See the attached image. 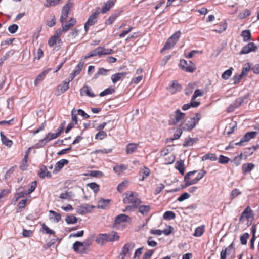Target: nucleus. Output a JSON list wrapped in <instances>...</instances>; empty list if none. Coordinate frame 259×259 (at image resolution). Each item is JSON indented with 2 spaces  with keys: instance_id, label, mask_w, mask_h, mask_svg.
<instances>
[{
  "instance_id": "nucleus-1",
  "label": "nucleus",
  "mask_w": 259,
  "mask_h": 259,
  "mask_svg": "<svg viewBox=\"0 0 259 259\" xmlns=\"http://www.w3.org/2000/svg\"><path fill=\"white\" fill-rule=\"evenodd\" d=\"M119 238L117 233L112 232L109 234H100L97 237L96 242L98 244H103L105 242H112L117 241Z\"/></svg>"
},
{
  "instance_id": "nucleus-2",
  "label": "nucleus",
  "mask_w": 259,
  "mask_h": 259,
  "mask_svg": "<svg viewBox=\"0 0 259 259\" xmlns=\"http://www.w3.org/2000/svg\"><path fill=\"white\" fill-rule=\"evenodd\" d=\"M123 202L131 206H133V208L135 209L141 203V200L132 192H129L126 193V197L123 198Z\"/></svg>"
},
{
  "instance_id": "nucleus-3",
  "label": "nucleus",
  "mask_w": 259,
  "mask_h": 259,
  "mask_svg": "<svg viewBox=\"0 0 259 259\" xmlns=\"http://www.w3.org/2000/svg\"><path fill=\"white\" fill-rule=\"evenodd\" d=\"M181 36V32L178 31L171 36L167 40L163 48L161 50V52L165 50H169L173 48L178 41Z\"/></svg>"
},
{
  "instance_id": "nucleus-4",
  "label": "nucleus",
  "mask_w": 259,
  "mask_h": 259,
  "mask_svg": "<svg viewBox=\"0 0 259 259\" xmlns=\"http://www.w3.org/2000/svg\"><path fill=\"white\" fill-rule=\"evenodd\" d=\"M201 118V115L200 113H196L193 118H190V120L187 121L184 126L183 127V130L184 131H191L195 127Z\"/></svg>"
},
{
  "instance_id": "nucleus-5",
  "label": "nucleus",
  "mask_w": 259,
  "mask_h": 259,
  "mask_svg": "<svg viewBox=\"0 0 259 259\" xmlns=\"http://www.w3.org/2000/svg\"><path fill=\"white\" fill-rule=\"evenodd\" d=\"M113 53L114 51L112 49H106L103 47H98L90 52V56H92V57L98 56L100 57L103 55L112 54Z\"/></svg>"
},
{
  "instance_id": "nucleus-6",
  "label": "nucleus",
  "mask_w": 259,
  "mask_h": 259,
  "mask_svg": "<svg viewBox=\"0 0 259 259\" xmlns=\"http://www.w3.org/2000/svg\"><path fill=\"white\" fill-rule=\"evenodd\" d=\"M179 66L183 70L188 72L192 73L196 70V66L192 62L188 63L184 59L180 60Z\"/></svg>"
},
{
  "instance_id": "nucleus-7",
  "label": "nucleus",
  "mask_w": 259,
  "mask_h": 259,
  "mask_svg": "<svg viewBox=\"0 0 259 259\" xmlns=\"http://www.w3.org/2000/svg\"><path fill=\"white\" fill-rule=\"evenodd\" d=\"M73 3L68 2L63 8L60 17V21L61 23H64L68 17V15L73 6Z\"/></svg>"
},
{
  "instance_id": "nucleus-8",
  "label": "nucleus",
  "mask_w": 259,
  "mask_h": 259,
  "mask_svg": "<svg viewBox=\"0 0 259 259\" xmlns=\"http://www.w3.org/2000/svg\"><path fill=\"white\" fill-rule=\"evenodd\" d=\"M99 14V12L97 11L93 13L88 18V21L85 22L84 24V30L85 32H87L89 27L92 25H94L96 23L97 21V18L98 15Z\"/></svg>"
},
{
  "instance_id": "nucleus-9",
  "label": "nucleus",
  "mask_w": 259,
  "mask_h": 259,
  "mask_svg": "<svg viewBox=\"0 0 259 259\" xmlns=\"http://www.w3.org/2000/svg\"><path fill=\"white\" fill-rule=\"evenodd\" d=\"M135 247V244L133 242L126 243L122 247V252L120 255L122 256V259H123L125 256H130L131 252Z\"/></svg>"
},
{
  "instance_id": "nucleus-10",
  "label": "nucleus",
  "mask_w": 259,
  "mask_h": 259,
  "mask_svg": "<svg viewBox=\"0 0 259 259\" xmlns=\"http://www.w3.org/2000/svg\"><path fill=\"white\" fill-rule=\"evenodd\" d=\"M59 136V133H49L44 139L39 142L38 145H39V146L40 147L43 146L50 140L57 138Z\"/></svg>"
},
{
  "instance_id": "nucleus-11",
  "label": "nucleus",
  "mask_w": 259,
  "mask_h": 259,
  "mask_svg": "<svg viewBox=\"0 0 259 259\" xmlns=\"http://www.w3.org/2000/svg\"><path fill=\"white\" fill-rule=\"evenodd\" d=\"M244 218H245L247 220V226H250L254 219V215L252 210L249 206H247L244 210Z\"/></svg>"
},
{
  "instance_id": "nucleus-12",
  "label": "nucleus",
  "mask_w": 259,
  "mask_h": 259,
  "mask_svg": "<svg viewBox=\"0 0 259 259\" xmlns=\"http://www.w3.org/2000/svg\"><path fill=\"white\" fill-rule=\"evenodd\" d=\"M257 49V46L254 42H248L247 44L244 45V54L255 52Z\"/></svg>"
},
{
  "instance_id": "nucleus-13",
  "label": "nucleus",
  "mask_w": 259,
  "mask_h": 259,
  "mask_svg": "<svg viewBox=\"0 0 259 259\" xmlns=\"http://www.w3.org/2000/svg\"><path fill=\"white\" fill-rule=\"evenodd\" d=\"M80 93L81 96L86 95L90 97H94L95 94L92 91L91 88L88 85H84L80 89Z\"/></svg>"
},
{
  "instance_id": "nucleus-14",
  "label": "nucleus",
  "mask_w": 259,
  "mask_h": 259,
  "mask_svg": "<svg viewBox=\"0 0 259 259\" xmlns=\"http://www.w3.org/2000/svg\"><path fill=\"white\" fill-rule=\"evenodd\" d=\"M131 220L129 216L125 214H120L116 216L114 220L115 224H120L121 223L128 222Z\"/></svg>"
},
{
  "instance_id": "nucleus-15",
  "label": "nucleus",
  "mask_w": 259,
  "mask_h": 259,
  "mask_svg": "<svg viewBox=\"0 0 259 259\" xmlns=\"http://www.w3.org/2000/svg\"><path fill=\"white\" fill-rule=\"evenodd\" d=\"M69 161L68 160L66 159H61L60 161H58L55 166L54 169L53 170V172L54 174H57L58 173L63 167V166L67 164L68 163Z\"/></svg>"
},
{
  "instance_id": "nucleus-16",
  "label": "nucleus",
  "mask_w": 259,
  "mask_h": 259,
  "mask_svg": "<svg viewBox=\"0 0 259 259\" xmlns=\"http://www.w3.org/2000/svg\"><path fill=\"white\" fill-rule=\"evenodd\" d=\"M243 102V99L239 98L235 101L233 103L231 104L227 109V111L228 113L233 112L235 108L238 107L241 105Z\"/></svg>"
},
{
  "instance_id": "nucleus-17",
  "label": "nucleus",
  "mask_w": 259,
  "mask_h": 259,
  "mask_svg": "<svg viewBox=\"0 0 259 259\" xmlns=\"http://www.w3.org/2000/svg\"><path fill=\"white\" fill-rule=\"evenodd\" d=\"M126 72H119L112 75L111 77V80L113 83L124 79L126 75Z\"/></svg>"
},
{
  "instance_id": "nucleus-18",
  "label": "nucleus",
  "mask_w": 259,
  "mask_h": 259,
  "mask_svg": "<svg viewBox=\"0 0 259 259\" xmlns=\"http://www.w3.org/2000/svg\"><path fill=\"white\" fill-rule=\"evenodd\" d=\"M93 208H94L93 206L85 204L80 207H78L77 208V211L80 213L84 214L90 212Z\"/></svg>"
},
{
  "instance_id": "nucleus-19",
  "label": "nucleus",
  "mask_w": 259,
  "mask_h": 259,
  "mask_svg": "<svg viewBox=\"0 0 259 259\" xmlns=\"http://www.w3.org/2000/svg\"><path fill=\"white\" fill-rule=\"evenodd\" d=\"M40 172L38 175L40 178L44 179L45 178H50L52 177L50 172L47 170V167L45 165H42L40 168Z\"/></svg>"
},
{
  "instance_id": "nucleus-20",
  "label": "nucleus",
  "mask_w": 259,
  "mask_h": 259,
  "mask_svg": "<svg viewBox=\"0 0 259 259\" xmlns=\"http://www.w3.org/2000/svg\"><path fill=\"white\" fill-rule=\"evenodd\" d=\"M181 86L176 81H172L171 84L168 88V91L172 94L181 90Z\"/></svg>"
},
{
  "instance_id": "nucleus-21",
  "label": "nucleus",
  "mask_w": 259,
  "mask_h": 259,
  "mask_svg": "<svg viewBox=\"0 0 259 259\" xmlns=\"http://www.w3.org/2000/svg\"><path fill=\"white\" fill-rule=\"evenodd\" d=\"M69 83L67 81H64L57 87V95H59L66 92L69 89Z\"/></svg>"
},
{
  "instance_id": "nucleus-22",
  "label": "nucleus",
  "mask_w": 259,
  "mask_h": 259,
  "mask_svg": "<svg viewBox=\"0 0 259 259\" xmlns=\"http://www.w3.org/2000/svg\"><path fill=\"white\" fill-rule=\"evenodd\" d=\"M151 209V206L149 205H142L138 207V212L142 214L143 216L148 214Z\"/></svg>"
},
{
  "instance_id": "nucleus-23",
  "label": "nucleus",
  "mask_w": 259,
  "mask_h": 259,
  "mask_svg": "<svg viewBox=\"0 0 259 259\" xmlns=\"http://www.w3.org/2000/svg\"><path fill=\"white\" fill-rule=\"evenodd\" d=\"M185 114L178 109L175 112V120L174 123L176 124L185 118Z\"/></svg>"
},
{
  "instance_id": "nucleus-24",
  "label": "nucleus",
  "mask_w": 259,
  "mask_h": 259,
  "mask_svg": "<svg viewBox=\"0 0 259 259\" xmlns=\"http://www.w3.org/2000/svg\"><path fill=\"white\" fill-rule=\"evenodd\" d=\"M114 4V3L112 0L108 1L106 3L104 4L101 10V12L102 13H106L107 11H108L111 8H112Z\"/></svg>"
},
{
  "instance_id": "nucleus-25",
  "label": "nucleus",
  "mask_w": 259,
  "mask_h": 259,
  "mask_svg": "<svg viewBox=\"0 0 259 259\" xmlns=\"http://www.w3.org/2000/svg\"><path fill=\"white\" fill-rule=\"evenodd\" d=\"M138 144L135 143H130L126 147V153L127 154H132L135 152L138 148Z\"/></svg>"
},
{
  "instance_id": "nucleus-26",
  "label": "nucleus",
  "mask_w": 259,
  "mask_h": 259,
  "mask_svg": "<svg viewBox=\"0 0 259 259\" xmlns=\"http://www.w3.org/2000/svg\"><path fill=\"white\" fill-rule=\"evenodd\" d=\"M197 172L196 170H194L192 171H190L186 174L184 177V181L185 182V187H188L192 185L190 179L191 177L193 176L196 172Z\"/></svg>"
},
{
  "instance_id": "nucleus-27",
  "label": "nucleus",
  "mask_w": 259,
  "mask_h": 259,
  "mask_svg": "<svg viewBox=\"0 0 259 259\" xmlns=\"http://www.w3.org/2000/svg\"><path fill=\"white\" fill-rule=\"evenodd\" d=\"M30 149V148H29L26 151L24 157L23 159V160H22L21 164L20 165V168L22 170H23V171L25 170V169H26V168L27 167L26 164H27V159H28V157Z\"/></svg>"
},
{
  "instance_id": "nucleus-28",
  "label": "nucleus",
  "mask_w": 259,
  "mask_h": 259,
  "mask_svg": "<svg viewBox=\"0 0 259 259\" xmlns=\"http://www.w3.org/2000/svg\"><path fill=\"white\" fill-rule=\"evenodd\" d=\"M0 136L1 138V140L2 143L8 147H11L13 144V142L12 140L8 139L6 136L4 135L2 132L0 133Z\"/></svg>"
},
{
  "instance_id": "nucleus-29",
  "label": "nucleus",
  "mask_w": 259,
  "mask_h": 259,
  "mask_svg": "<svg viewBox=\"0 0 259 259\" xmlns=\"http://www.w3.org/2000/svg\"><path fill=\"white\" fill-rule=\"evenodd\" d=\"M175 168L179 171L180 174L182 175L184 174L185 167L184 162L182 160H180L176 162Z\"/></svg>"
},
{
  "instance_id": "nucleus-30",
  "label": "nucleus",
  "mask_w": 259,
  "mask_h": 259,
  "mask_svg": "<svg viewBox=\"0 0 259 259\" xmlns=\"http://www.w3.org/2000/svg\"><path fill=\"white\" fill-rule=\"evenodd\" d=\"M140 172L142 175L141 180L143 181L146 178L149 176L150 170L148 168L144 166L141 169Z\"/></svg>"
},
{
  "instance_id": "nucleus-31",
  "label": "nucleus",
  "mask_w": 259,
  "mask_h": 259,
  "mask_svg": "<svg viewBox=\"0 0 259 259\" xmlns=\"http://www.w3.org/2000/svg\"><path fill=\"white\" fill-rule=\"evenodd\" d=\"M201 159L202 161H205L207 160L216 161L217 160V157L215 154L208 153L202 156Z\"/></svg>"
},
{
  "instance_id": "nucleus-32",
  "label": "nucleus",
  "mask_w": 259,
  "mask_h": 259,
  "mask_svg": "<svg viewBox=\"0 0 259 259\" xmlns=\"http://www.w3.org/2000/svg\"><path fill=\"white\" fill-rule=\"evenodd\" d=\"M110 203L109 199H101L98 202V207L101 209H105Z\"/></svg>"
},
{
  "instance_id": "nucleus-33",
  "label": "nucleus",
  "mask_w": 259,
  "mask_h": 259,
  "mask_svg": "<svg viewBox=\"0 0 259 259\" xmlns=\"http://www.w3.org/2000/svg\"><path fill=\"white\" fill-rule=\"evenodd\" d=\"M236 123H231L229 125H227L224 131V133L227 135H229L231 133H232L234 130V128L236 127Z\"/></svg>"
},
{
  "instance_id": "nucleus-34",
  "label": "nucleus",
  "mask_w": 259,
  "mask_h": 259,
  "mask_svg": "<svg viewBox=\"0 0 259 259\" xmlns=\"http://www.w3.org/2000/svg\"><path fill=\"white\" fill-rule=\"evenodd\" d=\"M257 134L256 132H250L245 134L244 136V141H248L250 139L255 138Z\"/></svg>"
},
{
  "instance_id": "nucleus-35",
  "label": "nucleus",
  "mask_w": 259,
  "mask_h": 259,
  "mask_svg": "<svg viewBox=\"0 0 259 259\" xmlns=\"http://www.w3.org/2000/svg\"><path fill=\"white\" fill-rule=\"evenodd\" d=\"M127 167L124 164L117 165L113 167V170L117 174H120L123 170L126 169Z\"/></svg>"
},
{
  "instance_id": "nucleus-36",
  "label": "nucleus",
  "mask_w": 259,
  "mask_h": 259,
  "mask_svg": "<svg viewBox=\"0 0 259 259\" xmlns=\"http://www.w3.org/2000/svg\"><path fill=\"white\" fill-rule=\"evenodd\" d=\"M255 148L254 147L245 148L244 149V157L246 158L248 156L251 155L255 151Z\"/></svg>"
},
{
  "instance_id": "nucleus-37",
  "label": "nucleus",
  "mask_w": 259,
  "mask_h": 259,
  "mask_svg": "<svg viewBox=\"0 0 259 259\" xmlns=\"http://www.w3.org/2000/svg\"><path fill=\"white\" fill-rule=\"evenodd\" d=\"M109 70L101 68H99L97 73H96L93 77L94 79H97L99 75H106Z\"/></svg>"
},
{
  "instance_id": "nucleus-38",
  "label": "nucleus",
  "mask_w": 259,
  "mask_h": 259,
  "mask_svg": "<svg viewBox=\"0 0 259 259\" xmlns=\"http://www.w3.org/2000/svg\"><path fill=\"white\" fill-rule=\"evenodd\" d=\"M176 217L175 213L171 211H166L163 214V218L167 220H170L175 219Z\"/></svg>"
},
{
  "instance_id": "nucleus-39",
  "label": "nucleus",
  "mask_w": 259,
  "mask_h": 259,
  "mask_svg": "<svg viewBox=\"0 0 259 259\" xmlns=\"http://www.w3.org/2000/svg\"><path fill=\"white\" fill-rule=\"evenodd\" d=\"M58 41L59 43L61 41V39L60 38H57L55 36H53L50 38V39L48 40V45L50 47H52L54 45L57 44V42Z\"/></svg>"
},
{
  "instance_id": "nucleus-40",
  "label": "nucleus",
  "mask_w": 259,
  "mask_h": 259,
  "mask_svg": "<svg viewBox=\"0 0 259 259\" xmlns=\"http://www.w3.org/2000/svg\"><path fill=\"white\" fill-rule=\"evenodd\" d=\"M46 74L47 72L44 71L37 76L34 80V84L35 86H37L38 84L44 79Z\"/></svg>"
},
{
  "instance_id": "nucleus-41",
  "label": "nucleus",
  "mask_w": 259,
  "mask_h": 259,
  "mask_svg": "<svg viewBox=\"0 0 259 259\" xmlns=\"http://www.w3.org/2000/svg\"><path fill=\"white\" fill-rule=\"evenodd\" d=\"M87 176H90L93 177L100 178L103 176L102 172L99 170H92Z\"/></svg>"
},
{
  "instance_id": "nucleus-42",
  "label": "nucleus",
  "mask_w": 259,
  "mask_h": 259,
  "mask_svg": "<svg viewBox=\"0 0 259 259\" xmlns=\"http://www.w3.org/2000/svg\"><path fill=\"white\" fill-rule=\"evenodd\" d=\"M252 40V36L250 30H244V42H247Z\"/></svg>"
},
{
  "instance_id": "nucleus-43",
  "label": "nucleus",
  "mask_w": 259,
  "mask_h": 259,
  "mask_svg": "<svg viewBox=\"0 0 259 259\" xmlns=\"http://www.w3.org/2000/svg\"><path fill=\"white\" fill-rule=\"evenodd\" d=\"M84 65V62H80L76 66L75 69L73 71V72L75 75H78L80 71H81L83 66Z\"/></svg>"
},
{
  "instance_id": "nucleus-44",
  "label": "nucleus",
  "mask_w": 259,
  "mask_h": 259,
  "mask_svg": "<svg viewBox=\"0 0 259 259\" xmlns=\"http://www.w3.org/2000/svg\"><path fill=\"white\" fill-rule=\"evenodd\" d=\"M115 92V90L112 87H109L105 89L104 91H102L100 94V96L103 97L108 94H111Z\"/></svg>"
},
{
  "instance_id": "nucleus-45",
  "label": "nucleus",
  "mask_w": 259,
  "mask_h": 259,
  "mask_svg": "<svg viewBox=\"0 0 259 259\" xmlns=\"http://www.w3.org/2000/svg\"><path fill=\"white\" fill-rule=\"evenodd\" d=\"M204 232V227L203 226H200L196 228L193 235L196 237H200L203 234Z\"/></svg>"
},
{
  "instance_id": "nucleus-46",
  "label": "nucleus",
  "mask_w": 259,
  "mask_h": 259,
  "mask_svg": "<svg viewBox=\"0 0 259 259\" xmlns=\"http://www.w3.org/2000/svg\"><path fill=\"white\" fill-rule=\"evenodd\" d=\"M233 68H230V69L226 70L222 75V78L224 79H227L232 75Z\"/></svg>"
},
{
  "instance_id": "nucleus-47",
  "label": "nucleus",
  "mask_w": 259,
  "mask_h": 259,
  "mask_svg": "<svg viewBox=\"0 0 259 259\" xmlns=\"http://www.w3.org/2000/svg\"><path fill=\"white\" fill-rule=\"evenodd\" d=\"M77 219L73 215L67 216L66 218V222L67 224H75L77 222Z\"/></svg>"
},
{
  "instance_id": "nucleus-48",
  "label": "nucleus",
  "mask_w": 259,
  "mask_h": 259,
  "mask_svg": "<svg viewBox=\"0 0 259 259\" xmlns=\"http://www.w3.org/2000/svg\"><path fill=\"white\" fill-rule=\"evenodd\" d=\"M254 164L252 163L244 164V172H250L254 168Z\"/></svg>"
},
{
  "instance_id": "nucleus-49",
  "label": "nucleus",
  "mask_w": 259,
  "mask_h": 259,
  "mask_svg": "<svg viewBox=\"0 0 259 259\" xmlns=\"http://www.w3.org/2000/svg\"><path fill=\"white\" fill-rule=\"evenodd\" d=\"M83 243L79 242V241H76L73 244L72 248L75 252H78L79 248L83 247Z\"/></svg>"
},
{
  "instance_id": "nucleus-50",
  "label": "nucleus",
  "mask_w": 259,
  "mask_h": 259,
  "mask_svg": "<svg viewBox=\"0 0 259 259\" xmlns=\"http://www.w3.org/2000/svg\"><path fill=\"white\" fill-rule=\"evenodd\" d=\"M107 136V134L105 131H101L99 132L95 135V139L102 140Z\"/></svg>"
},
{
  "instance_id": "nucleus-51",
  "label": "nucleus",
  "mask_w": 259,
  "mask_h": 259,
  "mask_svg": "<svg viewBox=\"0 0 259 259\" xmlns=\"http://www.w3.org/2000/svg\"><path fill=\"white\" fill-rule=\"evenodd\" d=\"M87 186L92 189L95 193H97L99 191V185L95 183H89Z\"/></svg>"
},
{
  "instance_id": "nucleus-52",
  "label": "nucleus",
  "mask_w": 259,
  "mask_h": 259,
  "mask_svg": "<svg viewBox=\"0 0 259 259\" xmlns=\"http://www.w3.org/2000/svg\"><path fill=\"white\" fill-rule=\"evenodd\" d=\"M117 15L116 14L112 15L108 19L106 20L105 24L106 25H111L115 20Z\"/></svg>"
},
{
  "instance_id": "nucleus-53",
  "label": "nucleus",
  "mask_w": 259,
  "mask_h": 259,
  "mask_svg": "<svg viewBox=\"0 0 259 259\" xmlns=\"http://www.w3.org/2000/svg\"><path fill=\"white\" fill-rule=\"evenodd\" d=\"M230 161V159L223 155H220L219 158V162L221 164L228 163Z\"/></svg>"
},
{
  "instance_id": "nucleus-54",
  "label": "nucleus",
  "mask_w": 259,
  "mask_h": 259,
  "mask_svg": "<svg viewBox=\"0 0 259 259\" xmlns=\"http://www.w3.org/2000/svg\"><path fill=\"white\" fill-rule=\"evenodd\" d=\"M18 29V26L17 24H14L9 26L8 31L10 33L13 34L15 33Z\"/></svg>"
},
{
  "instance_id": "nucleus-55",
  "label": "nucleus",
  "mask_w": 259,
  "mask_h": 259,
  "mask_svg": "<svg viewBox=\"0 0 259 259\" xmlns=\"http://www.w3.org/2000/svg\"><path fill=\"white\" fill-rule=\"evenodd\" d=\"M43 230L45 231L46 234H54L55 231L53 230L50 229L45 224H43L42 225Z\"/></svg>"
},
{
  "instance_id": "nucleus-56",
  "label": "nucleus",
  "mask_w": 259,
  "mask_h": 259,
  "mask_svg": "<svg viewBox=\"0 0 259 259\" xmlns=\"http://www.w3.org/2000/svg\"><path fill=\"white\" fill-rule=\"evenodd\" d=\"M36 186H37L36 181L32 182L31 184V186H30L29 189L28 190V191L27 192V193L28 194H30V193L33 192L35 190V189L36 187Z\"/></svg>"
},
{
  "instance_id": "nucleus-57",
  "label": "nucleus",
  "mask_w": 259,
  "mask_h": 259,
  "mask_svg": "<svg viewBox=\"0 0 259 259\" xmlns=\"http://www.w3.org/2000/svg\"><path fill=\"white\" fill-rule=\"evenodd\" d=\"M243 76V70H242L240 74H239V75H236V76H234L233 78V84H237L238 83H239L240 81V80L242 78V77Z\"/></svg>"
},
{
  "instance_id": "nucleus-58",
  "label": "nucleus",
  "mask_w": 259,
  "mask_h": 259,
  "mask_svg": "<svg viewBox=\"0 0 259 259\" xmlns=\"http://www.w3.org/2000/svg\"><path fill=\"white\" fill-rule=\"evenodd\" d=\"M49 212L50 213H52V214H53L54 215V220L56 222H59L60 221V220L61 219V215L59 213H58L56 212L55 211H53V210H50Z\"/></svg>"
},
{
  "instance_id": "nucleus-59",
  "label": "nucleus",
  "mask_w": 259,
  "mask_h": 259,
  "mask_svg": "<svg viewBox=\"0 0 259 259\" xmlns=\"http://www.w3.org/2000/svg\"><path fill=\"white\" fill-rule=\"evenodd\" d=\"M71 197V192H66L60 194L59 197L62 199H68Z\"/></svg>"
},
{
  "instance_id": "nucleus-60",
  "label": "nucleus",
  "mask_w": 259,
  "mask_h": 259,
  "mask_svg": "<svg viewBox=\"0 0 259 259\" xmlns=\"http://www.w3.org/2000/svg\"><path fill=\"white\" fill-rule=\"evenodd\" d=\"M153 253L154 250H148L144 253L143 256V259H150Z\"/></svg>"
},
{
  "instance_id": "nucleus-61",
  "label": "nucleus",
  "mask_w": 259,
  "mask_h": 259,
  "mask_svg": "<svg viewBox=\"0 0 259 259\" xmlns=\"http://www.w3.org/2000/svg\"><path fill=\"white\" fill-rule=\"evenodd\" d=\"M56 23V19L55 16H51V20L47 21V25L49 27L53 26Z\"/></svg>"
},
{
  "instance_id": "nucleus-62",
  "label": "nucleus",
  "mask_w": 259,
  "mask_h": 259,
  "mask_svg": "<svg viewBox=\"0 0 259 259\" xmlns=\"http://www.w3.org/2000/svg\"><path fill=\"white\" fill-rule=\"evenodd\" d=\"M203 95V92L201 90H196L192 96V100L196 99V98L199 96H202Z\"/></svg>"
},
{
  "instance_id": "nucleus-63",
  "label": "nucleus",
  "mask_w": 259,
  "mask_h": 259,
  "mask_svg": "<svg viewBox=\"0 0 259 259\" xmlns=\"http://www.w3.org/2000/svg\"><path fill=\"white\" fill-rule=\"evenodd\" d=\"M189 194L187 193H184L183 194H182L177 199V200L179 202H182L188 198H189Z\"/></svg>"
},
{
  "instance_id": "nucleus-64",
  "label": "nucleus",
  "mask_w": 259,
  "mask_h": 259,
  "mask_svg": "<svg viewBox=\"0 0 259 259\" xmlns=\"http://www.w3.org/2000/svg\"><path fill=\"white\" fill-rule=\"evenodd\" d=\"M147 244L149 246L155 247L157 245V243L156 241L153 240L152 237H149L147 240Z\"/></svg>"
}]
</instances>
